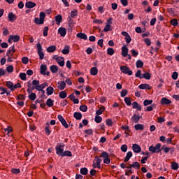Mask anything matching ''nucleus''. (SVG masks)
Masks as SVG:
<instances>
[{"mask_svg":"<svg viewBox=\"0 0 179 179\" xmlns=\"http://www.w3.org/2000/svg\"><path fill=\"white\" fill-rule=\"evenodd\" d=\"M55 151H56V155L57 156H60L61 157H72V152L69 150H64V148H61V147H58L56 145L55 147Z\"/></svg>","mask_w":179,"mask_h":179,"instance_id":"f257e3e1","label":"nucleus"},{"mask_svg":"<svg viewBox=\"0 0 179 179\" xmlns=\"http://www.w3.org/2000/svg\"><path fill=\"white\" fill-rule=\"evenodd\" d=\"M136 78H138L139 79H146V80H150L152 78V74L150 73L145 71L142 74V71L138 70L135 74Z\"/></svg>","mask_w":179,"mask_h":179,"instance_id":"f03ea898","label":"nucleus"},{"mask_svg":"<svg viewBox=\"0 0 179 179\" xmlns=\"http://www.w3.org/2000/svg\"><path fill=\"white\" fill-rule=\"evenodd\" d=\"M149 151L152 153H160L162 152V144L157 143L155 146L151 145L149 148Z\"/></svg>","mask_w":179,"mask_h":179,"instance_id":"7ed1b4c3","label":"nucleus"},{"mask_svg":"<svg viewBox=\"0 0 179 179\" xmlns=\"http://www.w3.org/2000/svg\"><path fill=\"white\" fill-rule=\"evenodd\" d=\"M52 59H55L57 62L58 65H59V66H65V60L64 57L53 55Z\"/></svg>","mask_w":179,"mask_h":179,"instance_id":"20e7f679","label":"nucleus"},{"mask_svg":"<svg viewBox=\"0 0 179 179\" xmlns=\"http://www.w3.org/2000/svg\"><path fill=\"white\" fill-rule=\"evenodd\" d=\"M37 47V54L39 55V59H44V52H43V46L40 43L36 45Z\"/></svg>","mask_w":179,"mask_h":179,"instance_id":"39448f33","label":"nucleus"},{"mask_svg":"<svg viewBox=\"0 0 179 179\" xmlns=\"http://www.w3.org/2000/svg\"><path fill=\"white\" fill-rule=\"evenodd\" d=\"M120 71L122 72V73H124L125 75H129V76H132V71L129 69V67L127 66H120Z\"/></svg>","mask_w":179,"mask_h":179,"instance_id":"423d86ee","label":"nucleus"},{"mask_svg":"<svg viewBox=\"0 0 179 179\" xmlns=\"http://www.w3.org/2000/svg\"><path fill=\"white\" fill-rule=\"evenodd\" d=\"M57 118L59 121L61 122V124L64 127V128H69V126L68 125V123L66 122V120H64V117L62 115H59L57 116Z\"/></svg>","mask_w":179,"mask_h":179,"instance_id":"0eeeda50","label":"nucleus"},{"mask_svg":"<svg viewBox=\"0 0 179 179\" xmlns=\"http://www.w3.org/2000/svg\"><path fill=\"white\" fill-rule=\"evenodd\" d=\"M17 19V17L16 15L13 14V13H8V22H10L11 23H13L14 21Z\"/></svg>","mask_w":179,"mask_h":179,"instance_id":"6e6552de","label":"nucleus"},{"mask_svg":"<svg viewBox=\"0 0 179 179\" xmlns=\"http://www.w3.org/2000/svg\"><path fill=\"white\" fill-rule=\"evenodd\" d=\"M132 150L134 153H141V150H142V148H141V146H139V145L138 144H133Z\"/></svg>","mask_w":179,"mask_h":179,"instance_id":"1a4fd4ad","label":"nucleus"},{"mask_svg":"<svg viewBox=\"0 0 179 179\" xmlns=\"http://www.w3.org/2000/svg\"><path fill=\"white\" fill-rule=\"evenodd\" d=\"M58 33L60 34L61 37H65V36H66V29H65V27H60L58 29Z\"/></svg>","mask_w":179,"mask_h":179,"instance_id":"9d476101","label":"nucleus"},{"mask_svg":"<svg viewBox=\"0 0 179 179\" xmlns=\"http://www.w3.org/2000/svg\"><path fill=\"white\" fill-rule=\"evenodd\" d=\"M139 89H141L142 90H150L152 89V87L149 84H141L138 86Z\"/></svg>","mask_w":179,"mask_h":179,"instance_id":"9b49d317","label":"nucleus"},{"mask_svg":"<svg viewBox=\"0 0 179 179\" xmlns=\"http://www.w3.org/2000/svg\"><path fill=\"white\" fill-rule=\"evenodd\" d=\"M132 108H136L137 111H141L142 106L138 103V102L134 101L132 103Z\"/></svg>","mask_w":179,"mask_h":179,"instance_id":"f8f14e48","label":"nucleus"},{"mask_svg":"<svg viewBox=\"0 0 179 179\" xmlns=\"http://www.w3.org/2000/svg\"><path fill=\"white\" fill-rule=\"evenodd\" d=\"M128 48L127 47V45H123L122 47V57H124V58L127 57V55H128Z\"/></svg>","mask_w":179,"mask_h":179,"instance_id":"ddd939ff","label":"nucleus"},{"mask_svg":"<svg viewBox=\"0 0 179 179\" xmlns=\"http://www.w3.org/2000/svg\"><path fill=\"white\" fill-rule=\"evenodd\" d=\"M142 118L141 116H139L138 115L134 114L131 117V121H134L135 124H138L139 122V120Z\"/></svg>","mask_w":179,"mask_h":179,"instance_id":"4468645a","label":"nucleus"},{"mask_svg":"<svg viewBox=\"0 0 179 179\" xmlns=\"http://www.w3.org/2000/svg\"><path fill=\"white\" fill-rule=\"evenodd\" d=\"M32 85L34 86V87H32V89H35L36 90H38V89L40 87V80H34L32 81Z\"/></svg>","mask_w":179,"mask_h":179,"instance_id":"2eb2a0df","label":"nucleus"},{"mask_svg":"<svg viewBox=\"0 0 179 179\" xmlns=\"http://www.w3.org/2000/svg\"><path fill=\"white\" fill-rule=\"evenodd\" d=\"M57 85H59L57 89H59V90H64L65 87H66V83H65V81H60V83L58 82Z\"/></svg>","mask_w":179,"mask_h":179,"instance_id":"dca6fc26","label":"nucleus"},{"mask_svg":"<svg viewBox=\"0 0 179 179\" xmlns=\"http://www.w3.org/2000/svg\"><path fill=\"white\" fill-rule=\"evenodd\" d=\"M37 4L33 1H27L25 3L26 8H28L29 9H31L32 8H35Z\"/></svg>","mask_w":179,"mask_h":179,"instance_id":"f3484780","label":"nucleus"},{"mask_svg":"<svg viewBox=\"0 0 179 179\" xmlns=\"http://www.w3.org/2000/svg\"><path fill=\"white\" fill-rule=\"evenodd\" d=\"M6 86L8 87V89H10L11 92L15 91L14 90V84L11 81H7L6 83Z\"/></svg>","mask_w":179,"mask_h":179,"instance_id":"a211bd4d","label":"nucleus"},{"mask_svg":"<svg viewBox=\"0 0 179 179\" xmlns=\"http://www.w3.org/2000/svg\"><path fill=\"white\" fill-rule=\"evenodd\" d=\"M76 36L78 38H80L81 40H87V35H86V34L85 33L80 32L78 33Z\"/></svg>","mask_w":179,"mask_h":179,"instance_id":"6ab92c4d","label":"nucleus"},{"mask_svg":"<svg viewBox=\"0 0 179 179\" xmlns=\"http://www.w3.org/2000/svg\"><path fill=\"white\" fill-rule=\"evenodd\" d=\"M134 129L136 131H143V129H145V126L142 124H137L134 125Z\"/></svg>","mask_w":179,"mask_h":179,"instance_id":"aec40b11","label":"nucleus"},{"mask_svg":"<svg viewBox=\"0 0 179 179\" xmlns=\"http://www.w3.org/2000/svg\"><path fill=\"white\" fill-rule=\"evenodd\" d=\"M55 22L57 25L61 24V23H62V15H61L59 14L56 15L55 16Z\"/></svg>","mask_w":179,"mask_h":179,"instance_id":"412c9836","label":"nucleus"},{"mask_svg":"<svg viewBox=\"0 0 179 179\" xmlns=\"http://www.w3.org/2000/svg\"><path fill=\"white\" fill-rule=\"evenodd\" d=\"M10 39H12L14 43H17L20 40L19 35H10Z\"/></svg>","mask_w":179,"mask_h":179,"instance_id":"4be33fe9","label":"nucleus"},{"mask_svg":"<svg viewBox=\"0 0 179 179\" xmlns=\"http://www.w3.org/2000/svg\"><path fill=\"white\" fill-rule=\"evenodd\" d=\"M132 155H133L132 152L131 151H129L124 157V163H127V162H129V159L132 157Z\"/></svg>","mask_w":179,"mask_h":179,"instance_id":"5701e85b","label":"nucleus"},{"mask_svg":"<svg viewBox=\"0 0 179 179\" xmlns=\"http://www.w3.org/2000/svg\"><path fill=\"white\" fill-rule=\"evenodd\" d=\"M162 104L169 105L171 104V101L166 97H163L161 99Z\"/></svg>","mask_w":179,"mask_h":179,"instance_id":"b1692460","label":"nucleus"},{"mask_svg":"<svg viewBox=\"0 0 179 179\" xmlns=\"http://www.w3.org/2000/svg\"><path fill=\"white\" fill-rule=\"evenodd\" d=\"M47 52H54L55 51H57V46L55 45H51L47 48L46 49Z\"/></svg>","mask_w":179,"mask_h":179,"instance_id":"393cba45","label":"nucleus"},{"mask_svg":"<svg viewBox=\"0 0 179 179\" xmlns=\"http://www.w3.org/2000/svg\"><path fill=\"white\" fill-rule=\"evenodd\" d=\"M70 48H71L69 47V45H65L64 49L62 50V54H64V55L69 54Z\"/></svg>","mask_w":179,"mask_h":179,"instance_id":"a878e982","label":"nucleus"},{"mask_svg":"<svg viewBox=\"0 0 179 179\" xmlns=\"http://www.w3.org/2000/svg\"><path fill=\"white\" fill-rule=\"evenodd\" d=\"M80 174H82V176H87L89 170L87 169V168L83 167L80 169Z\"/></svg>","mask_w":179,"mask_h":179,"instance_id":"bb28decb","label":"nucleus"},{"mask_svg":"<svg viewBox=\"0 0 179 179\" xmlns=\"http://www.w3.org/2000/svg\"><path fill=\"white\" fill-rule=\"evenodd\" d=\"M73 117L76 118V120L79 121L82 120V113H80V112H75L73 113Z\"/></svg>","mask_w":179,"mask_h":179,"instance_id":"cd10ccee","label":"nucleus"},{"mask_svg":"<svg viewBox=\"0 0 179 179\" xmlns=\"http://www.w3.org/2000/svg\"><path fill=\"white\" fill-rule=\"evenodd\" d=\"M90 73L93 76H96V75H97V73H99V69H97V67L91 68Z\"/></svg>","mask_w":179,"mask_h":179,"instance_id":"c85d7f7f","label":"nucleus"},{"mask_svg":"<svg viewBox=\"0 0 179 179\" xmlns=\"http://www.w3.org/2000/svg\"><path fill=\"white\" fill-rule=\"evenodd\" d=\"M106 110V107L103 106H101L99 110L96 111V115H101L103 114V112Z\"/></svg>","mask_w":179,"mask_h":179,"instance_id":"c756f323","label":"nucleus"},{"mask_svg":"<svg viewBox=\"0 0 179 179\" xmlns=\"http://www.w3.org/2000/svg\"><path fill=\"white\" fill-rule=\"evenodd\" d=\"M47 71V65L42 64L41 66V71L40 73L41 75H45V71Z\"/></svg>","mask_w":179,"mask_h":179,"instance_id":"7c9ffc66","label":"nucleus"},{"mask_svg":"<svg viewBox=\"0 0 179 179\" xmlns=\"http://www.w3.org/2000/svg\"><path fill=\"white\" fill-rule=\"evenodd\" d=\"M46 93L48 96H51V94H52V93H54V88L51 86L48 87L46 89Z\"/></svg>","mask_w":179,"mask_h":179,"instance_id":"2f4dec72","label":"nucleus"},{"mask_svg":"<svg viewBox=\"0 0 179 179\" xmlns=\"http://www.w3.org/2000/svg\"><path fill=\"white\" fill-rule=\"evenodd\" d=\"M50 71L52 73H57V72H58V66L57 65L50 66Z\"/></svg>","mask_w":179,"mask_h":179,"instance_id":"473e14b6","label":"nucleus"},{"mask_svg":"<svg viewBox=\"0 0 179 179\" xmlns=\"http://www.w3.org/2000/svg\"><path fill=\"white\" fill-rule=\"evenodd\" d=\"M28 98L29 100H32V101H34V100L37 99V95L36 94V93L33 92L29 94V95L28 96Z\"/></svg>","mask_w":179,"mask_h":179,"instance_id":"72a5a7b5","label":"nucleus"},{"mask_svg":"<svg viewBox=\"0 0 179 179\" xmlns=\"http://www.w3.org/2000/svg\"><path fill=\"white\" fill-rule=\"evenodd\" d=\"M67 96H68V94H66V92L65 91H62L59 94V97L60 99H66Z\"/></svg>","mask_w":179,"mask_h":179,"instance_id":"f704fd0d","label":"nucleus"},{"mask_svg":"<svg viewBox=\"0 0 179 179\" xmlns=\"http://www.w3.org/2000/svg\"><path fill=\"white\" fill-rule=\"evenodd\" d=\"M46 106H48V107H52V106H54V100L49 98L46 101Z\"/></svg>","mask_w":179,"mask_h":179,"instance_id":"c9c22d12","label":"nucleus"},{"mask_svg":"<svg viewBox=\"0 0 179 179\" xmlns=\"http://www.w3.org/2000/svg\"><path fill=\"white\" fill-rule=\"evenodd\" d=\"M133 169H136L137 170H139L141 169V164H139V162H134L132 163Z\"/></svg>","mask_w":179,"mask_h":179,"instance_id":"e433bc0d","label":"nucleus"},{"mask_svg":"<svg viewBox=\"0 0 179 179\" xmlns=\"http://www.w3.org/2000/svg\"><path fill=\"white\" fill-rule=\"evenodd\" d=\"M99 115H96L95 116V119L94 121L95 122H96V124H100V122H101V121H103V117H101V116H99Z\"/></svg>","mask_w":179,"mask_h":179,"instance_id":"4c0bfd02","label":"nucleus"},{"mask_svg":"<svg viewBox=\"0 0 179 179\" xmlns=\"http://www.w3.org/2000/svg\"><path fill=\"white\" fill-rule=\"evenodd\" d=\"M152 103H153V100L145 99L143 101V106L146 107L148 106H150V104H152Z\"/></svg>","mask_w":179,"mask_h":179,"instance_id":"58836bf2","label":"nucleus"},{"mask_svg":"<svg viewBox=\"0 0 179 179\" xmlns=\"http://www.w3.org/2000/svg\"><path fill=\"white\" fill-rule=\"evenodd\" d=\"M136 68H143V62L141 60H137L136 63Z\"/></svg>","mask_w":179,"mask_h":179,"instance_id":"ea45409f","label":"nucleus"},{"mask_svg":"<svg viewBox=\"0 0 179 179\" xmlns=\"http://www.w3.org/2000/svg\"><path fill=\"white\" fill-rule=\"evenodd\" d=\"M48 83H43V84L39 85V88H38V90H44V89H45V87H48Z\"/></svg>","mask_w":179,"mask_h":179,"instance_id":"a19ab883","label":"nucleus"},{"mask_svg":"<svg viewBox=\"0 0 179 179\" xmlns=\"http://www.w3.org/2000/svg\"><path fill=\"white\" fill-rule=\"evenodd\" d=\"M124 101L127 106H131L132 104V102H131V98L129 97H125Z\"/></svg>","mask_w":179,"mask_h":179,"instance_id":"79ce46f5","label":"nucleus"},{"mask_svg":"<svg viewBox=\"0 0 179 179\" xmlns=\"http://www.w3.org/2000/svg\"><path fill=\"white\" fill-rule=\"evenodd\" d=\"M39 19L41 20V22H43L44 23V19H45V13L41 12L39 14Z\"/></svg>","mask_w":179,"mask_h":179,"instance_id":"37998d69","label":"nucleus"},{"mask_svg":"<svg viewBox=\"0 0 179 179\" xmlns=\"http://www.w3.org/2000/svg\"><path fill=\"white\" fill-rule=\"evenodd\" d=\"M114 49L113 48H108L107 49V55H114Z\"/></svg>","mask_w":179,"mask_h":179,"instance_id":"c03bdc74","label":"nucleus"},{"mask_svg":"<svg viewBox=\"0 0 179 179\" xmlns=\"http://www.w3.org/2000/svg\"><path fill=\"white\" fill-rule=\"evenodd\" d=\"M171 169L172 170H178V163L173 162L171 164Z\"/></svg>","mask_w":179,"mask_h":179,"instance_id":"a18cd8bd","label":"nucleus"},{"mask_svg":"<svg viewBox=\"0 0 179 179\" xmlns=\"http://www.w3.org/2000/svg\"><path fill=\"white\" fill-rule=\"evenodd\" d=\"M103 31L107 32V31H111V25L109 24H106L103 29Z\"/></svg>","mask_w":179,"mask_h":179,"instance_id":"49530a36","label":"nucleus"},{"mask_svg":"<svg viewBox=\"0 0 179 179\" xmlns=\"http://www.w3.org/2000/svg\"><path fill=\"white\" fill-rule=\"evenodd\" d=\"M34 23H36V24H43L44 22H41V20L38 17H35Z\"/></svg>","mask_w":179,"mask_h":179,"instance_id":"de8ad7c7","label":"nucleus"},{"mask_svg":"<svg viewBox=\"0 0 179 179\" xmlns=\"http://www.w3.org/2000/svg\"><path fill=\"white\" fill-rule=\"evenodd\" d=\"M171 24H172V26H178V20L176 18L172 19L171 20Z\"/></svg>","mask_w":179,"mask_h":179,"instance_id":"09e8293b","label":"nucleus"},{"mask_svg":"<svg viewBox=\"0 0 179 179\" xmlns=\"http://www.w3.org/2000/svg\"><path fill=\"white\" fill-rule=\"evenodd\" d=\"M120 150H122V152L125 153V152H127V150H128V145H127V144L122 145L120 148Z\"/></svg>","mask_w":179,"mask_h":179,"instance_id":"8fccbe9b","label":"nucleus"},{"mask_svg":"<svg viewBox=\"0 0 179 179\" xmlns=\"http://www.w3.org/2000/svg\"><path fill=\"white\" fill-rule=\"evenodd\" d=\"M80 110L83 113H86V111H87V106L86 105H81L80 106Z\"/></svg>","mask_w":179,"mask_h":179,"instance_id":"3c124183","label":"nucleus"},{"mask_svg":"<svg viewBox=\"0 0 179 179\" xmlns=\"http://www.w3.org/2000/svg\"><path fill=\"white\" fill-rule=\"evenodd\" d=\"M22 64H24V65H27V64H29V57H22Z\"/></svg>","mask_w":179,"mask_h":179,"instance_id":"603ef678","label":"nucleus"},{"mask_svg":"<svg viewBox=\"0 0 179 179\" xmlns=\"http://www.w3.org/2000/svg\"><path fill=\"white\" fill-rule=\"evenodd\" d=\"M109 155L107 153V152L103 151L101 153V155L100 156V157H103V159H107L109 157Z\"/></svg>","mask_w":179,"mask_h":179,"instance_id":"864d4df0","label":"nucleus"},{"mask_svg":"<svg viewBox=\"0 0 179 179\" xmlns=\"http://www.w3.org/2000/svg\"><path fill=\"white\" fill-rule=\"evenodd\" d=\"M127 94H128V90L123 89L120 93L121 97H125V96H127Z\"/></svg>","mask_w":179,"mask_h":179,"instance_id":"5fc2aeb1","label":"nucleus"},{"mask_svg":"<svg viewBox=\"0 0 179 179\" xmlns=\"http://www.w3.org/2000/svg\"><path fill=\"white\" fill-rule=\"evenodd\" d=\"M156 107V105L152 104L148 107H147L146 109H145V111H153V108Z\"/></svg>","mask_w":179,"mask_h":179,"instance_id":"6e6d98bb","label":"nucleus"},{"mask_svg":"<svg viewBox=\"0 0 179 179\" xmlns=\"http://www.w3.org/2000/svg\"><path fill=\"white\" fill-rule=\"evenodd\" d=\"M6 71L8 73H12L13 72V66L9 65L6 67Z\"/></svg>","mask_w":179,"mask_h":179,"instance_id":"4d7b16f0","label":"nucleus"},{"mask_svg":"<svg viewBox=\"0 0 179 179\" xmlns=\"http://www.w3.org/2000/svg\"><path fill=\"white\" fill-rule=\"evenodd\" d=\"M0 90H1V92L0 93L1 96H3V94H6V92L8 91V90L3 87H0Z\"/></svg>","mask_w":179,"mask_h":179,"instance_id":"13d9d810","label":"nucleus"},{"mask_svg":"<svg viewBox=\"0 0 179 179\" xmlns=\"http://www.w3.org/2000/svg\"><path fill=\"white\" fill-rule=\"evenodd\" d=\"M26 73H20V78L21 79V80H26L27 78H26Z\"/></svg>","mask_w":179,"mask_h":179,"instance_id":"bf43d9fd","label":"nucleus"},{"mask_svg":"<svg viewBox=\"0 0 179 179\" xmlns=\"http://www.w3.org/2000/svg\"><path fill=\"white\" fill-rule=\"evenodd\" d=\"M11 173H13V174H19L20 173V169H11Z\"/></svg>","mask_w":179,"mask_h":179,"instance_id":"052dcab7","label":"nucleus"},{"mask_svg":"<svg viewBox=\"0 0 179 179\" xmlns=\"http://www.w3.org/2000/svg\"><path fill=\"white\" fill-rule=\"evenodd\" d=\"M43 36L44 37H47L48 36V27H45L43 29Z\"/></svg>","mask_w":179,"mask_h":179,"instance_id":"680f3d73","label":"nucleus"},{"mask_svg":"<svg viewBox=\"0 0 179 179\" xmlns=\"http://www.w3.org/2000/svg\"><path fill=\"white\" fill-rule=\"evenodd\" d=\"M131 52L133 57H138V54H139V52H138V51H136L135 49H132V50H131Z\"/></svg>","mask_w":179,"mask_h":179,"instance_id":"e2e57ef3","label":"nucleus"},{"mask_svg":"<svg viewBox=\"0 0 179 179\" xmlns=\"http://www.w3.org/2000/svg\"><path fill=\"white\" fill-rule=\"evenodd\" d=\"M75 16H78V10H72L71 12V17H75Z\"/></svg>","mask_w":179,"mask_h":179,"instance_id":"0e129e2a","label":"nucleus"},{"mask_svg":"<svg viewBox=\"0 0 179 179\" xmlns=\"http://www.w3.org/2000/svg\"><path fill=\"white\" fill-rule=\"evenodd\" d=\"M84 132L85 134H87V135H93V130L92 129H86Z\"/></svg>","mask_w":179,"mask_h":179,"instance_id":"69168bd1","label":"nucleus"},{"mask_svg":"<svg viewBox=\"0 0 179 179\" xmlns=\"http://www.w3.org/2000/svg\"><path fill=\"white\" fill-rule=\"evenodd\" d=\"M162 150H164V153H168L169 152H170V148L166 147V145H163L162 147Z\"/></svg>","mask_w":179,"mask_h":179,"instance_id":"338daca9","label":"nucleus"},{"mask_svg":"<svg viewBox=\"0 0 179 179\" xmlns=\"http://www.w3.org/2000/svg\"><path fill=\"white\" fill-rule=\"evenodd\" d=\"M106 125H108V127H113V120L111 119H107Z\"/></svg>","mask_w":179,"mask_h":179,"instance_id":"774afa93","label":"nucleus"}]
</instances>
